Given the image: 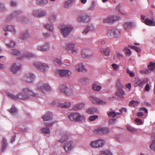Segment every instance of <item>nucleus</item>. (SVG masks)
Segmentation results:
<instances>
[{
	"label": "nucleus",
	"mask_w": 155,
	"mask_h": 155,
	"mask_svg": "<svg viewBox=\"0 0 155 155\" xmlns=\"http://www.w3.org/2000/svg\"><path fill=\"white\" fill-rule=\"evenodd\" d=\"M37 94L34 93L28 88H25L18 94L19 99L22 100H27L30 98L31 97L36 96Z\"/></svg>",
	"instance_id": "f257e3e1"
},
{
	"label": "nucleus",
	"mask_w": 155,
	"mask_h": 155,
	"mask_svg": "<svg viewBox=\"0 0 155 155\" xmlns=\"http://www.w3.org/2000/svg\"><path fill=\"white\" fill-rule=\"evenodd\" d=\"M68 117L71 121L76 122L84 121L85 119L84 115L78 112L69 114H68Z\"/></svg>",
	"instance_id": "f03ea898"
},
{
	"label": "nucleus",
	"mask_w": 155,
	"mask_h": 155,
	"mask_svg": "<svg viewBox=\"0 0 155 155\" xmlns=\"http://www.w3.org/2000/svg\"><path fill=\"white\" fill-rule=\"evenodd\" d=\"M60 28L61 32L64 37H66L69 35L73 27L71 25L63 24L61 25Z\"/></svg>",
	"instance_id": "7ed1b4c3"
},
{
	"label": "nucleus",
	"mask_w": 155,
	"mask_h": 155,
	"mask_svg": "<svg viewBox=\"0 0 155 155\" xmlns=\"http://www.w3.org/2000/svg\"><path fill=\"white\" fill-rule=\"evenodd\" d=\"M34 65L37 69L40 70L41 71L43 72H46L49 68L47 64L39 61L34 62Z\"/></svg>",
	"instance_id": "20e7f679"
},
{
	"label": "nucleus",
	"mask_w": 155,
	"mask_h": 155,
	"mask_svg": "<svg viewBox=\"0 0 155 155\" xmlns=\"http://www.w3.org/2000/svg\"><path fill=\"white\" fill-rule=\"evenodd\" d=\"M37 88L41 92L45 93L50 91L51 88L50 86L47 83H41L38 84Z\"/></svg>",
	"instance_id": "39448f33"
},
{
	"label": "nucleus",
	"mask_w": 155,
	"mask_h": 155,
	"mask_svg": "<svg viewBox=\"0 0 155 155\" xmlns=\"http://www.w3.org/2000/svg\"><path fill=\"white\" fill-rule=\"evenodd\" d=\"M75 45L72 42H69L64 44V47L68 51H71L72 53H77V50L75 49Z\"/></svg>",
	"instance_id": "423d86ee"
},
{
	"label": "nucleus",
	"mask_w": 155,
	"mask_h": 155,
	"mask_svg": "<svg viewBox=\"0 0 155 155\" xmlns=\"http://www.w3.org/2000/svg\"><path fill=\"white\" fill-rule=\"evenodd\" d=\"M107 35L110 38L114 37H119L120 36V33L119 30L116 28H113L109 30L107 33Z\"/></svg>",
	"instance_id": "0eeeda50"
},
{
	"label": "nucleus",
	"mask_w": 155,
	"mask_h": 155,
	"mask_svg": "<svg viewBox=\"0 0 155 155\" xmlns=\"http://www.w3.org/2000/svg\"><path fill=\"white\" fill-rule=\"evenodd\" d=\"M104 143L105 141L103 140L99 139L92 141L90 143V145L94 148L101 147L104 145Z\"/></svg>",
	"instance_id": "6e6552de"
},
{
	"label": "nucleus",
	"mask_w": 155,
	"mask_h": 155,
	"mask_svg": "<svg viewBox=\"0 0 155 155\" xmlns=\"http://www.w3.org/2000/svg\"><path fill=\"white\" fill-rule=\"evenodd\" d=\"M70 71L67 69H57L55 71V73L61 77H66L69 76Z\"/></svg>",
	"instance_id": "1a4fd4ad"
},
{
	"label": "nucleus",
	"mask_w": 155,
	"mask_h": 155,
	"mask_svg": "<svg viewBox=\"0 0 155 155\" xmlns=\"http://www.w3.org/2000/svg\"><path fill=\"white\" fill-rule=\"evenodd\" d=\"M21 67V64L20 63H14L11 67V71L13 73L16 74L20 71Z\"/></svg>",
	"instance_id": "9d476101"
},
{
	"label": "nucleus",
	"mask_w": 155,
	"mask_h": 155,
	"mask_svg": "<svg viewBox=\"0 0 155 155\" xmlns=\"http://www.w3.org/2000/svg\"><path fill=\"white\" fill-rule=\"evenodd\" d=\"M120 18L118 16L112 15L107 17L104 18V22L105 23H111L115 21L118 20Z\"/></svg>",
	"instance_id": "9b49d317"
},
{
	"label": "nucleus",
	"mask_w": 155,
	"mask_h": 155,
	"mask_svg": "<svg viewBox=\"0 0 155 155\" xmlns=\"http://www.w3.org/2000/svg\"><path fill=\"white\" fill-rule=\"evenodd\" d=\"M32 36L31 34L28 30H25L20 34V38L23 40H26Z\"/></svg>",
	"instance_id": "f8f14e48"
},
{
	"label": "nucleus",
	"mask_w": 155,
	"mask_h": 155,
	"mask_svg": "<svg viewBox=\"0 0 155 155\" xmlns=\"http://www.w3.org/2000/svg\"><path fill=\"white\" fill-rule=\"evenodd\" d=\"M90 19V17L84 14L80 15L77 18V21L78 22L82 21L86 23L88 22Z\"/></svg>",
	"instance_id": "ddd939ff"
},
{
	"label": "nucleus",
	"mask_w": 155,
	"mask_h": 155,
	"mask_svg": "<svg viewBox=\"0 0 155 155\" xmlns=\"http://www.w3.org/2000/svg\"><path fill=\"white\" fill-rule=\"evenodd\" d=\"M93 54L92 51L88 49H84L81 52V55L84 58H90Z\"/></svg>",
	"instance_id": "4468645a"
},
{
	"label": "nucleus",
	"mask_w": 155,
	"mask_h": 155,
	"mask_svg": "<svg viewBox=\"0 0 155 155\" xmlns=\"http://www.w3.org/2000/svg\"><path fill=\"white\" fill-rule=\"evenodd\" d=\"M35 78L34 75L30 73H27L24 76V80L28 83L33 82Z\"/></svg>",
	"instance_id": "2eb2a0df"
},
{
	"label": "nucleus",
	"mask_w": 155,
	"mask_h": 155,
	"mask_svg": "<svg viewBox=\"0 0 155 155\" xmlns=\"http://www.w3.org/2000/svg\"><path fill=\"white\" fill-rule=\"evenodd\" d=\"M63 147L66 152H68L74 147V143L72 141H68L65 143Z\"/></svg>",
	"instance_id": "dca6fc26"
},
{
	"label": "nucleus",
	"mask_w": 155,
	"mask_h": 155,
	"mask_svg": "<svg viewBox=\"0 0 155 155\" xmlns=\"http://www.w3.org/2000/svg\"><path fill=\"white\" fill-rule=\"evenodd\" d=\"M95 27L93 24H89L87 27L84 28L82 31V34L84 35H86L87 33L91 31H94L95 29Z\"/></svg>",
	"instance_id": "f3484780"
},
{
	"label": "nucleus",
	"mask_w": 155,
	"mask_h": 155,
	"mask_svg": "<svg viewBox=\"0 0 155 155\" xmlns=\"http://www.w3.org/2000/svg\"><path fill=\"white\" fill-rule=\"evenodd\" d=\"M50 48V45L48 43H46L45 44L39 45L37 47V50L42 51H47Z\"/></svg>",
	"instance_id": "a211bd4d"
},
{
	"label": "nucleus",
	"mask_w": 155,
	"mask_h": 155,
	"mask_svg": "<svg viewBox=\"0 0 155 155\" xmlns=\"http://www.w3.org/2000/svg\"><path fill=\"white\" fill-rule=\"evenodd\" d=\"M3 29L5 31H9L13 34H15L16 32L15 27L13 25H10L5 26L3 28Z\"/></svg>",
	"instance_id": "6ab92c4d"
},
{
	"label": "nucleus",
	"mask_w": 155,
	"mask_h": 155,
	"mask_svg": "<svg viewBox=\"0 0 155 155\" xmlns=\"http://www.w3.org/2000/svg\"><path fill=\"white\" fill-rule=\"evenodd\" d=\"M74 69L78 72H84L86 71L82 63H79L76 64L74 68Z\"/></svg>",
	"instance_id": "aec40b11"
},
{
	"label": "nucleus",
	"mask_w": 155,
	"mask_h": 155,
	"mask_svg": "<svg viewBox=\"0 0 155 155\" xmlns=\"http://www.w3.org/2000/svg\"><path fill=\"white\" fill-rule=\"evenodd\" d=\"M61 134L62 137L59 141L61 143H63L68 139V134L66 132H61Z\"/></svg>",
	"instance_id": "412c9836"
},
{
	"label": "nucleus",
	"mask_w": 155,
	"mask_h": 155,
	"mask_svg": "<svg viewBox=\"0 0 155 155\" xmlns=\"http://www.w3.org/2000/svg\"><path fill=\"white\" fill-rule=\"evenodd\" d=\"M109 131L108 128L105 127H99L96 130L95 132L96 134H107Z\"/></svg>",
	"instance_id": "4be33fe9"
},
{
	"label": "nucleus",
	"mask_w": 155,
	"mask_h": 155,
	"mask_svg": "<svg viewBox=\"0 0 155 155\" xmlns=\"http://www.w3.org/2000/svg\"><path fill=\"white\" fill-rule=\"evenodd\" d=\"M145 83V81L142 80L139 78H136L135 79L134 82V84L135 86H139L140 87L143 86Z\"/></svg>",
	"instance_id": "5701e85b"
},
{
	"label": "nucleus",
	"mask_w": 155,
	"mask_h": 155,
	"mask_svg": "<svg viewBox=\"0 0 155 155\" xmlns=\"http://www.w3.org/2000/svg\"><path fill=\"white\" fill-rule=\"evenodd\" d=\"M52 114L51 112H49L46 114L42 117L43 120L45 121H50L52 119Z\"/></svg>",
	"instance_id": "b1692460"
},
{
	"label": "nucleus",
	"mask_w": 155,
	"mask_h": 155,
	"mask_svg": "<svg viewBox=\"0 0 155 155\" xmlns=\"http://www.w3.org/2000/svg\"><path fill=\"white\" fill-rule=\"evenodd\" d=\"M135 25V22L132 21H128L124 24V26L125 29H128L131 27H134Z\"/></svg>",
	"instance_id": "393cba45"
},
{
	"label": "nucleus",
	"mask_w": 155,
	"mask_h": 155,
	"mask_svg": "<svg viewBox=\"0 0 155 155\" xmlns=\"http://www.w3.org/2000/svg\"><path fill=\"white\" fill-rule=\"evenodd\" d=\"M8 146V143L6 139L3 138L2 139L1 150L2 151L4 152L6 150Z\"/></svg>",
	"instance_id": "a878e982"
},
{
	"label": "nucleus",
	"mask_w": 155,
	"mask_h": 155,
	"mask_svg": "<svg viewBox=\"0 0 155 155\" xmlns=\"http://www.w3.org/2000/svg\"><path fill=\"white\" fill-rule=\"evenodd\" d=\"M18 20L19 21L23 22L26 24H29L31 23V21L30 20L23 16H21L19 17Z\"/></svg>",
	"instance_id": "bb28decb"
},
{
	"label": "nucleus",
	"mask_w": 155,
	"mask_h": 155,
	"mask_svg": "<svg viewBox=\"0 0 155 155\" xmlns=\"http://www.w3.org/2000/svg\"><path fill=\"white\" fill-rule=\"evenodd\" d=\"M68 87L65 84H61L58 88L59 91L65 94Z\"/></svg>",
	"instance_id": "cd10ccee"
},
{
	"label": "nucleus",
	"mask_w": 155,
	"mask_h": 155,
	"mask_svg": "<svg viewBox=\"0 0 155 155\" xmlns=\"http://www.w3.org/2000/svg\"><path fill=\"white\" fill-rule=\"evenodd\" d=\"M125 94V93L123 90L121 88H120L116 93V95L121 99H123L124 98V95Z\"/></svg>",
	"instance_id": "c85d7f7f"
},
{
	"label": "nucleus",
	"mask_w": 155,
	"mask_h": 155,
	"mask_svg": "<svg viewBox=\"0 0 155 155\" xmlns=\"http://www.w3.org/2000/svg\"><path fill=\"white\" fill-rule=\"evenodd\" d=\"M35 2L37 5L44 6L47 5L48 2V0H35Z\"/></svg>",
	"instance_id": "c756f323"
},
{
	"label": "nucleus",
	"mask_w": 155,
	"mask_h": 155,
	"mask_svg": "<svg viewBox=\"0 0 155 155\" xmlns=\"http://www.w3.org/2000/svg\"><path fill=\"white\" fill-rule=\"evenodd\" d=\"M143 22L146 25L149 26H155V22L153 21L150 20L147 17L145 18V20Z\"/></svg>",
	"instance_id": "7c9ffc66"
},
{
	"label": "nucleus",
	"mask_w": 155,
	"mask_h": 155,
	"mask_svg": "<svg viewBox=\"0 0 155 155\" xmlns=\"http://www.w3.org/2000/svg\"><path fill=\"white\" fill-rule=\"evenodd\" d=\"M8 111L13 115L16 114L18 113V110L14 105H12L11 108L9 109Z\"/></svg>",
	"instance_id": "2f4dec72"
},
{
	"label": "nucleus",
	"mask_w": 155,
	"mask_h": 155,
	"mask_svg": "<svg viewBox=\"0 0 155 155\" xmlns=\"http://www.w3.org/2000/svg\"><path fill=\"white\" fill-rule=\"evenodd\" d=\"M56 15L54 13L51 14L48 18V21L51 23L54 22L56 19Z\"/></svg>",
	"instance_id": "473e14b6"
},
{
	"label": "nucleus",
	"mask_w": 155,
	"mask_h": 155,
	"mask_svg": "<svg viewBox=\"0 0 155 155\" xmlns=\"http://www.w3.org/2000/svg\"><path fill=\"white\" fill-rule=\"evenodd\" d=\"M98 110L97 108L94 107H90L87 109V112L91 114H94L96 113Z\"/></svg>",
	"instance_id": "72a5a7b5"
},
{
	"label": "nucleus",
	"mask_w": 155,
	"mask_h": 155,
	"mask_svg": "<svg viewBox=\"0 0 155 155\" xmlns=\"http://www.w3.org/2000/svg\"><path fill=\"white\" fill-rule=\"evenodd\" d=\"M92 88L93 90L96 91H100L102 89L101 86L97 84L94 83L92 85Z\"/></svg>",
	"instance_id": "f704fd0d"
},
{
	"label": "nucleus",
	"mask_w": 155,
	"mask_h": 155,
	"mask_svg": "<svg viewBox=\"0 0 155 155\" xmlns=\"http://www.w3.org/2000/svg\"><path fill=\"white\" fill-rule=\"evenodd\" d=\"M84 106L83 103L77 104L73 107V110H78L81 109Z\"/></svg>",
	"instance_id": "c9c22d12"
},
{
	"label": "nucleus",
	"mask_w": 155,
	"mask_h": 155,
	"mask_svg": "<svg viewBox=\"0 0 155 155\" xmlns=\"http://www.w3.org/2000/svg\"><path fill=\"white\" fill-rule=\"evenodd\" d=\"M9 52L12 55L16 56H19L21 55V53L16 49H11Z\"/></svg>",
	"instance_id": "e433bc0d"
},
{
	"label": "nucleus",
	"mask_w": 155,
	"mask_h": 155,
	"mask_svg": "<svg viewBox=\"0 0 155 155\" xmlns=\"http://www.w3.org/2000/svg\"><path fill=\"white\" fill-rule=\"evenodd\" d=\"M89 99L93 103L96 104H98L99 99L97 98L94 96H91L89 97Z\"/></svg>",
	"instance_id": "4c0bfd02"
},
{
	"label": "nucleus",
	"mask_w": 155,
	"mask_h": 155,
	"mask_svg": "<svg viewBox=\"0 0 155 155\" xmlns=\"http://www.w3.org/2000/svg\"><path fill=\"white\" fill-rule=\"evenodd\" d=\"M5 43L7 46L8 48H13L15 46V43L13 41H11L10 42L5 41Z\"/></svg>",
	"instance_id": "58836bf2"
},
{
	"label": "nucleus",
	"mask_w": 155,
	"mask_h": 155,
	"mask_svg": "<svg viewBox=\"0 0 155 155\" xmlns=\"http://www.w3.org/2000/svg\"><path fill=\"white\" fill-rule=\"evenodd\" d=\"M39 12L38 18H41L46 16L47 14L46 11L44 10L39 9Z\"/></svg>",
	"instance_id": "ea45409f"
},
{
	"label": "nucleus",
	"mask_w": 155,
	"mask_h": 155,
	"mask_svg": "<svg viewBox=\"0 0 155 155\" xmlns=\"http://www.w3.org/2000/svg\"><path fill=\"white\" fill-rule=\"evenodd\" d=\"M101 53L105 56L108 55L109 54V52L110 51V49L107 48L105 49H101Z\"/></svg>",
	"instance_id": "a19ab883"
},
{
	"label": "nucleus",
	"mask_w": 155,
	"mask_h": 155,
	"mask_svg": "<svg viewBox=\"0 0 155 155\" xmlns=\"http://www.w3.org/2000/svg\"><path fill=\"white\" fill-rule=\"evenodd\" d=\"M6 94L7 96L14 100H17L18 99V95L16 96L13 95L12 94L9 92H6Z\"/></svg>",
	"instance_id": "79ce46f5"
},
{
	"label": "nucleus",
	"mask_w": 155,
	"mask_h": 155,
	"mask_svg": "<svg viewBox=\"0 0 155 155\" xmlns=\"http://www.w3.org/2000/svg\"><path fill=\"white\" fill-rule=\"evenodd\" d=\"M6 94L7 96L14 100H17L18 99V95L16 96L13 95L12 94L9 92H6Z\"/></svg>",
	"instance_id": "37998d69"
},
{
	"label": "nucleus",
	"mask_w": 155,
	"mask_h": 155,
	"mask_svg": "<svg viewBox=\"0 0 155 155\" xmlns=\"http://www.w3.org/2000/svg\"><path fill=\"white\" fill-rule=\"evenodd\" d=\"M39 10L37 9L33 10L31 13L32 15L35 17L38 18Z\"/></svg>",
	"instance_id": "c03bdc74"
},
{
	"label": "nucleus",
	"mask_w": 155,
	"mask_h": 155,
	"mask_svg": "<svg viewBox=\"0 0 155 155\" xmlns=\"http://www.w3.org/2000/svg\"><path fill=\"white\" fill-rule=\"evenodd\" d=\"M74 92V89L73 88L68 87L65 94L67 95H70L72 94Z\"/></svg>",
	"instance_id": "a18cd8bd"
},
{
	"label": "nucleus",
	"mask_w": 155,
	"mask_h": 155,
	"mask_svg": "<svg viewBox=\"0 0 155 155\" xmlns=\"http://www.w3.org/2000/svg\"><path fill=\"white\" fill-rule=\"evenodd\" d=\"M22 12L20 10H18L14 12H13L11 14L12 15V17L14 18H16L17 16L21 14Z\"/></svg>",
	"instance_id": "49530a36"
},
{
	"label": "nucleus",
	"mask_w": 155,
	"mask_h": 155,
	"mask_svg": "<svg viewBox=\"0 0 155 155\" xmlns=\"http://www.w3.org/2000/svg\"><path fill=\"white\" fill-rule=\"evenodd\" d=\"M72 3V0H68L66 1L64 3V7L66 8H68L71 6Z\"/></svg>",
	"instance_id": "de8ad7c7"
},
{
	"label": "nucleus",
	"mask_w": 155,
	"mask_h": 155,
	"mask_svg": "<svg viewBox=\"0 0 155 155\" xmlns=\"http://www.w3.org/2000/svg\"><path fill=\"white\" fill-rule=\"evenodd\" d=\"M70 104L69 102H67L64 103H60L59 104V106L60 107L64 108H67L70 106Z\"/></svg>",
	"instance_id": "09e8293b"
},
{
	"label": "nucleus",
	"mask_w": 155,
	"mask_h": 155,
	"mask_svg": "<svg viewBox=\"0 0 155 155\" xmlns=\"http://www.w3.org/2000/svg\"><path fill=\"white\" fill-rule=\"evenodd\" d=\"M44 27L48 30L52 31L54 29L53 26L51 24L48 23L47 24L44 25Z\"/></svg>",
	"instance_id": "8fccbe9b"
},
{
	"label": "nucleus",
	"mask_w": 155,
	"mask_h": 155,
	"mask_svg": "<svg viewBox=\"0 0 155 155\" xmlns=\"http://www.w3.org/2000/svg\"><path fill=\"white\" fill-rule=\"evenodd\" d=\"M127 129L130 132L134 133L136 131L137 129L131 126L127 125Z\"/></svg>",
	"instance_id": "3c124183"
},
{
	"label": "nucleus",
	"mask_w": 155,
	"mask_h": 155,
	"mask_svg": "<svg viewBox=\"0 0 155 155\" xmlns=\"http://www.w3.org/2000/svg\"><path fill=\"white\" fill-rule=\"evenodd\" d=\"M148 69L150 71H152L155 69V63L153 62L150 63L148 65Z\"/></svg>",
	"instance_id": "603ef678"
},
{
	"label": "nucleus",
	"mask_w": 155,
	"mask_h": 155,
	"mask_svg": "<svg viewBox=\"0 0 155 155\" xmlns=\"http://www.w3.org/2000/svg\"><path fill=\"white\" fill-rule=\"evenodd\" d=\"M100 153L101 154L106 155H112V154L111 152L110 151L106 150L101 151L100 152Z\"/></svg>",
	"instance_id": "864d4df0"
},
{
	"label": "nucleus",
	"mask_w": 155,
	"mask_h": 155,
	"mask_svg": "<svg viewBox=\"0 0 155 155\" xmlns=\"http://www.w3.org/2000/svg\"><path fill=\"white\" fill-rule=\"evenodd\" d=\"M41 130L43 133L46 134H49L50 132L49 128L47 127L42 128Z\"/></svg>",
	"instance_id": "5fc2aeb1"
},
{
	"label": "nucleus",
	"mask_w": 155,
	"mask_h": 155,
	"mask_svg": "<svg viewBox=\"0 0 155 155\" xmlns=\"http://www.w3.org/2000/svg\"><path fill=\"white\" fill-rule=\"evenodd\" d=\"M96 5V3L94 1H92L90 7L89 8V10L93 11L94 10L95 6Z\"/></svg>",
	"instance_id": "6e6d98bb"
},
{
	"label": "nucleus",
	"mask_w": 155,
	"mask_h": 155,
	"mask_svg": "<svg viewBox=\"0 0 155 155\" xmlns=\"http://www.w3.org/2000/svg\"><path fill=\"white\" fill-rule=\"evenodd\" d=\"M150 147L151 150L155 151V140H152Z\"/></svg>",
	"instance_id": "4d7b16f0"
},
{
	"label": "nucleus",
	"mask_w": 155,
	"mask_h": 155,
	"mask_svg": "<svg viewBox=\"0 0 155 155\" xmlns=\"http://www.w3.org/2000/svg\"><path fill=\"white\" fill-rule=\"evenodd\" d=\"M7 10L5 5L3 3H0V11H5Z\"/></svg>",
	"instance_id": "13d9d810"
},
{
	"label": "nucleus",
	"mask_w": 155,
	"mask_h": 155,
	"mask_svg": "<svg viewBox=\"0 0 155 155\" xmlns=\"http://www.w3.org/2000/svg\"><path fill=\"white\" fill-rule=\"evenodd\" d=\"M54 63L55 65H61L62 64L61 61L57 58L55 59L54 60Z\"/></svg>",
	"instance_id": "bf43d9fd"
},
{
	"label": "nucleus",
	"mask_w": 155,
	"mask_h": 155,
	"mask_svg": "<svg viewBox=\"0 0 155 155\" xmlns=\"http://www.w3.org/2000/svg\"><path fill=\"white\" fill-rule=\"evenodd\" d=\"M124 51L127 56H129L131 54V52L130 49L125 48L124 49Z\"/></svg>",
	"instance_id": "052dcab7"
},
{
	"label": "nucleus",
	"mask_w": 155,
	"mask_h": 155,
	"mask_svg": "<svg viewBox=\"0 0 155 155\" xmlns=\"http://www.w3.org/2000/svg\"><path fill=\"white\" fill-rule=\"evenodd\" d=\"M108 116L110 117H114L117 115L116 113L114 111L109 112L108 113Z\"/></svg>",
	"instance_id": "680f3d73"
},
{
	"label": "nucleus",
	"mask_w": 155,
	"mask_h": 155,
	"mask_svg": "<svg viewBox=\"0 0 155 155\" xmlns=\"http://www.w3.org/2000/svg\"><path fill=\"white\" fill-rule=\"evenodd\" d=\"M13 19H14V18L12 17V15L11 14L5 18V21L6 22H8L12 21Z\"/></svg>",
	"instance_id": "e2e57ef3"
},
{
	"label": "nucleus",
	"mask_w": 155,
	"mask_h": 155,
	"mask_svg": "<svg viewBox=\"0 0 155 155\" xmlns=\"http://www.w3.org/2000/svg\"><path fill=\"white\" fill-rule=\"evenodd\" d=\"M98 118L97 115L90 116L89 117V120L91 121H94Z\"/></svg>",
	"instance_id": "0e129e2a"
},
{
	"label": "nucleus",
	"mask_w": 155,
	"mask_h": 155,
	"mask_svg": "<svg viewBox=\"0 0 155 155\" xmlns=\"http://www.w3.org/2000/svg\"><path fill=\"white\" fill-rule=\"evenodd\" d=\"M122 57V55L119 52H117L114 57V59H116L117 58H120Z\"/></svg>",
	"instance_id": "69168bd1"
},
{
	"label": "nucleus",
	"mask_w": 155,
	"mask_h": 155,
	"mask_svg": "<svg viewBox=\"0 0 155 155\" xmlns=\"http://www.w3.org/2000/svg\"><path fill=\"white\" fill-rule=\"evenodd\" d=\"M127 73L129 74L130 76L131 77H134L135 76L134 73L130 71L128 69H127L126 70Z\"/></svg>",
	"instance_id": "338daca9"
},
{
	"label": "nucleus",
	"mask_w": 155,
	"mask_h": 155,
	"mask_svg": "<svg viewBox=\"0 0 155 155\" xmlns=\"http://www.w3.org/2000/svg\"><path fill=\"white\" fill-rule=\"evenodd\" d=\"M140 72L143 74H148L150 73L149 70L147 69H144L140 71Z\"/></svg>",
	"instance_id": "774afa93"
}]
</instances>
